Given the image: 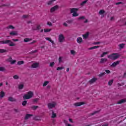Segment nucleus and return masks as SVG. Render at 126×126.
<instances>
[{"instance_id": "nucleus-1", "label": "nucleus", "mask_w": 126, "mask_h": 126, "mask_svg": "<svg viewBox=\"0 0 126 126\" xmlns=\"http://www.w3.org/2000/svg\"><path fill=\"white\" fill-rule=\"evenodd\" d=\"M0 44H9V46H10V47H13L15 46V45L10 40H5L3 41H0Z\"/></svg>"}, {"instance_id": "nucleus-2", "label": "nucleus", "mask_w": 126, "mask_h": 126, "mask_svg": "<svg viewBox=\"0 0 126 126\" xmlns=\"http://www.w3.org/2000/svg\"><path fill=\"white\" fill-rule=\"evenodd\" d=\"M33 97V92L30 91L27 94H25L23 98L24 100H27L28 99H31Z\"/></svg>"}, {"instance_id": "nucleus-3", "label": "nucleus", "mask_w": 126, "mask_h": 126, "mask_svg": "<svg viewBox=\"0 0 126 126\" xmlns=\"http://www.w3.org/2000/svg\"><path fill=\"white\" fill-rule=\"evenodd\" d=\"M108 59H110L111 60H117V59H119L120 58V55L118 53H113L110 55L108 56Z\"/></svg>"}, {"instance_id": "nucleus-4", "label": "nucleus", "mask_w": 126, "mask_h": 126, "mask_svg": "<svg viewBox=\"0 0 126 126\" xmlns=\"http://www.w3.org/2000/svg\"><path fill=\"white\" fill-rule=\"evenodd\" d=\"M70 13H73L72 16L73 17H75L76 16H78V14H77V11H78V8H72L70 9Z\"/></svg>"}, {"instance_id": "nucleus-5", "label": "nucleus", "mask_w": 126, "mask_h": 126, "mask_svg": "<svg viewBox=\"0 0 126 126\" xmlns=\"http://www.w3.org/2000/svg\"><path fill=\"white\" fill-rule=\"evenodd\" d=\"M56 106H57V102L55 101L48 104V107L49 110H52V109H53V108H55Z\"/></svg>"}, {"instance_id": "nucleus-6", "label": "nucleus", "mask_w": 126, "mask_h": 126, "mask_svg": "<svg viewBox=\"0 0 126 126\" xmlns=\"http://www.w3.org/2000/svg\"><path fill=\"white\" fill-rule=\"evenodd\" d=\"M58 40L60 43H63V42L64 41V36H63V34H60L58 36Z\"/></svg>"}, {"instance_id": "nucleus-7", "label": "nucleus", "mask_w": 126, "mask_h": 126, "mask_svg": "<svg viewBox=\"0 0 126 126\" xmlns=\"http://www.w3.org/2000/svg\"><path fill=\"white\" fill-rule=\"evenodd\" d=\"M32 29L34 31H37L38 30H40V29H41V26L40 25H38L36 26V28L35 27H33L32 28Z\"/></svg>"}, {"instance_id": "nucleus-8", "label": "nucleus", "mask_w": 126, "mask_h": 126, "mask_svg": "<svg viewBox=\"0 0 126 126\" xmlns=\"http://www.w3.org/2000/svg\"><path fill=\"white\" fill-rule=\"evenodd\" d=\"M98 79H97V78H93L92 79H91L89 82L90 84H92L93 83H94V82H96V81Z\"/></svg>"}, {"instance_id": "nucleus-9", "label": "nucleus", "mask_w": 126, "mask_h": 126, "mask_svg": "<svg viewBox=\"0 0 126 126\" xmlns=\"http://www.w3.org/2000/svg\"><path fill=\"white\" fill-rule=\"evenodd\" d=\"M58 8H59V6L56 5L51 8L50 12H54V11H55V10H57V9H58Z\"/></svg>"}, {"instance_id": "nucleus-10", "label": "nucleus", "mask_w": 126, "mask_h": 126, "mask_svg": "<svg viewBox=\"0 0 126 126\" xmlns=\"http://www.w3.org/2000/svg\"><path fill=\"white\" fill-rule=\"evenodd\" d=\"M39 67V63H33L32 65V68H37V67Z\"/></svg>"}, {"instance_id": "nucleus-11", "label": "nucleus", "mask_w": 126, "mask_h": 126, "mask_svg": "<svg viewBox=\"0 0 126 126\" xmlns=\"http://www.w3.org/2000/svg\"><path fill=\"white\" fill-rule=\"evenodd\" d=\"M120 63V61H116L115 62H114L111 65V66L112 67H115V66H117L118 64Z\"/></svg>"}, {"instance_id": "nucleus-12", "label": "nucleus", "mask_w": 126, "mask_h": 126, "mask_svg": "<svg viewBox=\"0 0 126 126\" xmlns=\"http://www.w3.org/2000/svg\"><path fill=\"white\" fill-rule=\"evenodd\" d=\"M84 104V102H76L74 103V106L75 107H79V106H82V105Z\"/></svg>"}, {"instance_id": "nucleus-13", "label": "nucleus", "mask_w": 126, "mask_h": 126, "mask_svg": "<svg viewBox=\"0 0 126 126\" xmlns=\"http://www.w3.org/2000/svg\"><path fill=\"white\" fill-rule=\"evenodd\" d=\"M107 61H108V59H107V58H102L100 60V63H106V62H107Z\"/></svg>"}, {"instance_id": "nucleus-14", "label": "nucleus", "mask_w": 126, "mask_h": 126, "mask_svg": "<svg viewBox=\"0 0 126 126\" xmlns=\"http://www.w3.org/2000/svg\"><path fill=\"white\" fill-rule=\"evenodd\" d=\"M8 101H9L10 102H15L16 101V99L15 98H14L12 97H9L8 98Z\"/></svg>"}, {"instance_id": "nucleus-15", "label": "nucleus", "mask_w": 126, "mask_h": 126, "mask_svg": "<svg viewBox=\"0 0 126 126\" xmlns=\"http://www.w3.org/2000/svg\"><path fill=\"white\" fill-rule=\"evenodd\" d=\"M82 38L79 37L77 38V42L78 44H81L82 43Z\"/></svg>"}, {"instance_id": "nucleus-16", "label": "nucleus", "mask_w": 126, "mask_h": 126, "mask_svg": "<svg viewBox=\"0 0 126 126\" xmlns=\"http://www.w3.org/2000/svg\"><path fill=\"white\" fill-rule=\"evenodd\" d=\"M123 103H126V98L121 99L118 102V104H123Z\"/></svg>"}, {"instance_id": "nucleus-17", "label": "nucleus", "mask_w": 126, "mask_h": 126, "mask_svg": "<svg viewBox=\"0 0 126 126\" xmlns=\"http://www.w3.org/2000/svg\"><path fill=\"white\" fill-rule=\"evenodd\" d=\"M32 116H33V115H32V114H26V115L25 117V120H28V119H29L31 117H32Z\"/></svg>"}, {"instance_id": "nucleus-18", "label": "nucleus", "mask_w": 126, "mask_h": 126, "mask_svg": "<svg viewBox=\"0 0 126 126\" xmlns=\"http://www.w3.org/2000/svg\"><path fill=\"white\" fill-rule=\"evenodd\" d=\"M89 36V32H87L85 34L83 35V37L84 39H87V38H88Z\"/></svg>"}, {"instance_id": "nucleus-19", "label": "nucleus", "mask_w": 126, "mask_h": 126, "mask_svg": "<svg viewBox=\"0 0 126 126\" xmlns=\"http://www.w3.org/2000/svg\"><path fill=\"white\" fill-rule=\"evenodd\" d=\"M10 35L11 36H16L17 35V32H10Z\"/></svg>"}, {"instance_id": "nucleus-20", "label": "nucleus", "mask_w": 126, "mask_h": 126, "mask_svg": "<svg viewBox=\"0 0 126 126\" xmlns=\"http://www.w3.org/2000/svg\"><path fill=\"white\" fill-rule=\"evenodd\" d=\"M31 108L32 110H33V111H35V110H37V108H39V106L37 105H34V106H31Z\"/></svg>"}, {"instance_id": "nucleus-21", "label": "nucleus", "mask_w": 126, "mask_h": 126, "mask_svg": "<svg viewBox=\"0 0 126 126\" xmlns=\"http://www.w3.org/2000/svg\"><path fill=\"white\" fill-rule=\"evenodd\" d=\"M51 112H52V116L51 118H52V119H55V118L57 117V114L55 113L53 110H52Z\"/></svg>"}, {"instance_id": "nucleus-22", "label": "nucleus", "mask_w": 126, "mask_h": 126, "mask_svg": "<svg viewBox=\"0 0 126 126\" xmlns=\"http://www.w3.org/2000/svg\"><path fill=\"white\" fill-rule=\"evenodd\" d=\"M4 95H5V94L4 93V92H3V91L0 92V98H3V97H4Z\"/></svg>"}, {"instance_id": "nucleus-23", "label": "nucleus", "mask_w": 126, "mask_h": 126, "mask_svg": "<svg viewBox=\"0 0 126 126\" xmlns=\"http://www.w3.org/2000/svg\"><path fill=\"white\" fill-rule=\"evenodd\" d=\"M24 87V85L23 84H20L18 85V88L19 90H21L23 89Z\"/></svg>"}, {"instance_id": "nucleus-24", "label": "nucleus", "mask_w": 126, "mask_h": 126, "mask_svg": "<svg viewBox=\"0 0 126 126\" xmlns=\"http://www.w3.org/2000/svg\"><path fill=\"white\" fill-rule=\"evenodd\" d=\"M46 40H47V41H49V42H50L51 43H52V44H54V41L52 40V39H51V38L50 37H46L45 38Z\"/></svg>"}, {"instance_id": "nucleus-25", "label": "nucleus", "mask_w": 126, "mask_h": 126, "mask_svg": "<svg viewBox=\"0 0 126 126\" xmlns=\"http://www.w3.org/2000/svg\"><path fill=\"white\" fill-rule=\"evenodd\" d=\"M63 57H59V63H63Z\"/></svg>"}, {"instance_id": "nucleus-26", "label": "nucleus", "mask_w": 126, "mask_h": 126, "mask_svg": "<svg viewBox=\"0 0 126 126\" xmlns=\"http://www.w3.org/2000/svg\"><path fill=\"white\" fill-rule=\"evenodd\" d=\"M24 64V61H18L17 62V64H18L19 65H21V64Z\"/></svg>"}, {"instance_id": "nucleus-27", "label": "nucleus", "mask_w": 126, "mask_h": 126, "mask_svg": "<svg viewBox=\"0 0 126 126\" xmlns=\"http://www.w3.org/2000/svg\"><path fill=\"white\" fill-rule=\"evenodd\" d=\"M30 41H31V39L29 38H26L24 39V42H25V43H27V42H30Z\"/></svg>"}, {"instance_id": "nucleus-28", "label": "nucleus", "mask_w": 126, "mask_h": 126, "mask_svg": "<svg viewBox=\"0 0 126 126\" xmlns=\"http://www.w3.org/2000/svg\"><path fill=\"white\" fill-rule=\"evenodd\" d=\"M98 48H99V46H95L90 48L89 50H94V49H97Z\"/></svg>"}, {"instance_id": "nucleus-29", "label": "nucleus", "mask_w": 126, "mask_h": 126, "mask_svg": "<svg viewBox=\"0 0 126 126\" xmlns=\"http://www.w3.org/2000/svg\"><path fill=\"white\" fill-rule=\"evenodd\" d=\"M49 82L48 81H46L44 82V83H43V87H46V86H47L48 84H49Z\"/></svg>"}, {"instance_id": "nucleus-30", "label": "nucleus", "mask_w": 126, "mask_h": 126, "mask_svg": "<svg viewBox=\"0 0 126 126\" xmlns=\"http://www.w3.org/2000/svg\"><path fill=\"white\" fill-rule=\"evenodd\" d=\"M113 83H114V80H110L108 82V85H109V86H111V85H112V84H113Z\"/></svg>"}, {"instance_id": "nucleus-31", "label": "nucleus", "mask_w": 126, "mask_h": 126, "mask_svg": "<svg viewBox=\"0 0 126 126\" xmlns=\"http://www.w3.org/2000/svg\"><path fill=\"white\" fill-rule=\"evenodd\" d=\"M108 52H105L102 53V54L100 56V58H104L105 57V55H107Z\"/></svg>"}, {"instance_id": "nucleus-32", "label": "nucleus", "mask_w": 126, "mask_h": 126, "mask_svg": "<svg viewBox=\"0 0 126 126\" xmlns=\"http://www.w3.org/2000/svg\"><path fill=\"white\" fill-rule=\"evenodd\" d=\"M44 31L45 33H48L49 32H50V31H52V29H44Z\"/></svg>"}, {"instance_id": "nucleus-33", "label": "nucleus", "mask_w": 126, "mask_h": 126, "mask_svg": "<svg viewBox=\"0 0 126 126\" xmlns=\"http://www.w3.org/2000/svg\"><path fill=\"white\" fill-rule=\"evenodd\" d=\"M27 104V101L26 100H24L22 102V106H26V104Z\"/></svg>"}, {"instance_id": "nucleus-34", "label": "nucleus", "mask_w": 126, "mask_h": 126, "mask_svg": "<svg viewBox=\"0 0 126 126\" xmlns=\"http://www.w3.org/2000/svg\"><path fill=\"white\" fill-rule=\"evenodd\" d=\"M105 74H106L105 72H102L100 74L98 75V76L99 77H102V76H104V75H105Z\"/></svg>"}, {"instance_id": "nucleus-35", "label": "nucleus", "mask_w": 126, "mask_h": 126, "mask_svg": "<svg viewBox=\"0 0 126 126\" xmlns=\"http://www.w3.org/2000/svg\"><path fill=\"white\" fill-rule=\"evenodd\" d=\"M64 67L61 66V67H58L57 68V70H62V69H64Z\"/></svg>"}, {"instance_id": "nucleus-36", "label": "nucleus", "mask_w": 126, "mask_h": 126, "mask_svg": "<svg viewBox=\"0 0 126 126\" xmlns=\"http://www.w3.org/2000/svg\"><path fill=\"white\" fill-rule=\"evenodd\" d=\"M66 23H68V24H71V23H72L73 22V20H69L67 21Z\"/></svg>"}, {"instance_id": "nucleus-37", "label": "nucleus", "mask_w": 126, "mask_h": 126, "mask_svg": "<svg viewBox=\"0 0 126 126\" xmlns=\"http://www.w3.org/2000/svg\"><path fill=\"white\" fill-rule=\"evenodd\" d=\"M7 29H14V27H13L12 25H10L7 27Z\"/></svg>"}, {"instance_id": "nucleus-38", "label": "nucleus", "mask_w": 126, "mask_h": 126, "mask_svg": "<svg viewBox=\"0 0 126 126\" xmlns=\"http://www.w3.org/2000/svg\"><path fill=\"white\" fill-rule=\"evenodd\" d=\"M5 52H6V50H5V49H0V53L1 54H2L3 53H5Z\"/></svg>"}, {"instance_id": "nucleus-39", "label": "nucleus", "mask_w": 126, "mask_h": 126, "mask_svg": "<svg viewBox=\"0 0 126 126\" xmlns=\"http://www.w3.org/2000/svg\"><path fill=\"white\" fill-rule=\"evenodd\" d=\"M13 78H14V79H18V78H19V76H18V75H14L13 76Z\"/></svg>"}, {"instance_id": "nucleus-40", "label": "nucleus", "mask_w": 126, "mask_h": 126, "mask_svg": "<svg viewBox=\"0 0 126 126\" xmlns=\"http://www.w3.org/2000/svg\"><path fill=\"white\" fill-rule=\"evenodd\" d=\"M103 13H105V11H104V10H100L99 11V14L102 15L103 14Z\"/></svg>"}, {"instance_id": "nucleus-41", "label": "nucleus", "mask_w": 126, "mask_h": 126, "mask_svg": "<svg viewBox=\"0 0 126 126\" xmlns=\"http://www.w3.org/2000/svg\"><path fill=\"white\" fill-rule=\"evenodd\" d=\"M12 61V58L11 57H10L8 59H7V62H9V63H10Z\"/></svg>"}, {"instance_id": "nucleus-42", "label": "nucleus", "mask_w": 126, "mask_h": 126, "mask_svg": "<svg viewBox=\"0 0 126 126\" xmlns=\"http://www.w3.org/2000/svg\"><path fill=\"white\" fill-rule=\"evenodd\" d=\"M86 2H87V0L83 1L81 3V5H84V4L86 3Z\"/></svg>"}, {"instance_id": "nucleus-43", "label": "nucleus", "mask_w": 126, "mask_h": 126, "mask_svg": "<svg viewBox=\"0 0 126 126\" xmlns=\"http://www.w3.org/2000/svg\"><path fill=\"white\" fill-rule=\"evenodd\" d=\"M55 0H51L50 1H49L48 2V4L49 5H50V4H52L53 3V1H55Z\"/></svg>"}, {"instance_id": "nucleus-44", "label": "nucleus", "mask_w": 126, "mask_h": 126, "mask_svg": "<svg viewBox=\"0 0 126 126\" xmlns=\"http://www.w3.org/2000/svg\"><path fill=\"white\" fill-rule=\"evenodd\" d=\"M97 113H99V111H94L93 113H91V115L94 116V115H95V114H97Z\"/></svg>"}, {"instance_id": "nucleus-45", "label": "nucleus", "mask_w": 126, "mask_h": 126, "mask_svg": "<svg viewBox=\"0 0 126 126\" xmlns=\"http://www.w3.org/2000/svg\"><path fill=\"white\" fill-rule=\"evenodd\" d=\"M16 63V60H12L10 62L11 64H14V63Z\"/></svg>"}, {"instance_id": "nucleus-46", "label": "nucleus", "mask_w": 126, "mask_h": 126, "mask_svg": "<svg viewBox=\"0 0 126 126\" xmlns=\"http://www.w3.org/2000/svg\"><path fill=\"white\" fill-rule=\"evenodd\" d=\"M70 53H71V54L73 55V56L75 55V51L74 50H71Z\"/></svg>"}, {"instance_id": "nucleus-47", "label": "nucleus", "mask_w": 126, "mask_h": 126, "mask_svg": "<svg viewBox=\"0 0 126 126\" xmlns=\"http://www.w3.org/2000/svg\"><path fill=\"white\" fill-rule=\"evenodd\" d=\"M5 69L3 67H0V71H4Z\"/></svg>"}, {"instance_id": "nucleus-48", "label": "nucleus", "mask_w": 126, "mask_h": 126, "mask_svg": "<svg viewBox=\"0 0 126 126\" xmlns=\"http://www.w3.org/2000/svg\"><path fill=\"white\" fill-rule=\"evenodd\" d=\"M54 65H55V62H52L50 63V66H51V67H53Z\"/></svg>"}, {"instance_id": "nucleus-49", "label": "nucleus", "mask_w": 126, "mask_h": 126, "mask_svg": "<svg viewBox=\"0 0 126 126\" xmlns=\"http://www.w3.org/2000/svg\"><path fill=\"white\" fill-rule=\"evenodd\" d=\"M125 46V44H121L119 45V47L120 48H121V49H123V48H124Z\"/></svg>"}, {"instance_id": "nucleus-50", "label": "nucleus", "mask_w": 126, "mask_h": 126, "mask_svg": "<svg viewBox=\"0 0 126 126\" xmlns=\"http://www.w3.org/2000/svg\"><path fill=\"white\" fill-rule=\"evenodd\" d=\"M47 25H48L49 26H53V24H52V23H51L50 22H47Z\"/></svg>"}, {"instance_id": "nucleus-51", "label": "nucleus", "mask_w": 126, "mask_h": 126, "mask_svg": "<svg viewBox=\"0 0 126 126\" xmlns=\"http://www.w3.org/2000/svg\"><path fill=\"white\" fill-rule=\"evenodd\" d=\"M105 72L107 73V74L111 73V71H110V70H105Z\"/></svg>"}, {"instance_id": "nucleus-52", "label": "nucleus", "mask_w": 126, "mask_h": 126, "mask_svg": "<svg viewBox=\"0 0 126 126\" xmlns=\"http://www.w3.org/2000/svg\"><path fill=\"white\" fill-rule=\"evenodd\" d=\"M38 100H39V99L38 98H35L33 100V102H34V103H36V102H38Z\"/></svg>"}, {"instance_id": "nucleus-53", "label": "nucleus", "mask_w": 126, "mask_h": 126, "mask_svg": "<svg viewBox=\"0 0 126 126\" xmlns=\"http://www.w3.org/2000/svg\"><path fill=\"white\" fill-rule=\"evenodd\" d=\"M84 18H85V17L84 16H81V17H80L78 18V19L79 20L80 19H84Z\"/></svg>"}, {"instance_id": "nucleus-54", "label": "nucleus", "mask_w": 126, "mask_h": 126, "mask_svg": "<svg viewBox=\"0 0 126 126\" xmlns=\"http://www.w3.org/2000/svg\"><path fill=\"white\" fill-rule=\"evenodd\" d=\"M28 17V15H23V18H27Z\"/></svg>"}, {"instance_id": "nucleus-55", "label": "nucleus", "mask_w": 126, "mask_h": 126, "mask_svg": "<svg viewBox=\"0 0 126 126\" xmlns=\"http://www.w3.org/2000/svg\"><path fill=\"white\" fill-rule=\"evenodd\" d=\"M37 52H38V50H34V51H32V54H34V53H37Z\"/></svg>"}, {"instance_id": "nucleus-56", "label": "nucleus", "mask_w": 126, "mask_h": 126, "mask_svg": "<svg viewBox=\"0 0 126 126\" xmlns=\"http://www.w3.org/2000/svg\"><path fill=\"white\" fill-rule=\"evenodd\" d=\"M63 25L64 26H65V27H67V24L66 23H64L63 24Z\"/></svg>"}, {"instance_id": "nucleus-57", "label": "nucleus", "mask_w": 126, "mask_h": 126, "mask_svg": "<svg viewBox=\"0 0 126 126\" xmlns=\"http://www.w3.org/2000/svg\"><path fill=\"white\" fill-rule=\"evenodd\" d=\"M12 41H14V42H18V39H13Z\"/></svg>"}, {"instance_id": "nucleus-58", "label": "nucleus", "mask_w": 126, "mask_h": 126, "mask_svg": "<svg viewBox=\"0 0 126 126\" xmlns=\"http://www.w3.org/2000/svg\"><path fill=\"white\" fill-rule=\"evenodd\" d=\"M14 111L15 113H18V109H14Z\"/></svg>"}, {"instance_id": "nucleus-59", "label": "nucleus", "mask_w": 126, "mask_h": 126, "mask_svg": "<svg viewBox=\"0 0 126 126\" xmlns=\"http://www.w3.org/2000/svg\"><path fill=\"white\" fill-rule=\"evenodd\" d=\"M34 43H36V41L35 40H33L32 42H31L30 44H34Z\"/></svg>"}, {"instance_id": "nucleus-60", "label": "nucleus", "mask_w": 126, "mask_h": 126, "mask_svg": "<svg viewBox=\"0 0 126 126\" xmlns=\"http://www.w3.org/2000/svg\"><path fill=\"white\" fill-rule=\"evenodd\" d=\"M69 121L70 122V123H72V119H69Z\"/></svg>"}, {"instance_id": "nucleus-61", "label": "nucleus", "mask_w": 126, "mask_h": 126, "mask_svg": "<svg viewBox=\"0 0 126 126\" xmlns=\"http://www.w3.org/2000/svg\"><path fill=\"white\" fill-rule=\"evenodd\" d=\"M95 45H99V44H100V42H95Z\"/></svg>"}, {"instance_id": "nucleus-62", "label": "nucleus", "mask_w": 126, "mask_h": 126, "mask_svg": "<svg viewBox=\"0 0 126 126\" xmlns=\"http://www.w3.org/2000/svg\"><path fill=\"white\" fill-rule=\"evenodd\" d=\"M109 125L108 124H104L102 126H108Z\"/></svg>"}, {"instance_id": "nucleus-63", "label": "nucleus", "mask_w": 126, "mask_h": 126, "mask_svg": "<svg viewBox=\"0 0 126 126\" xmlns=\"http://www.w3.org/2000/svg\"><path fill=\"white\" fill-rule=\"evenodd\" d=\"M126 72H125L124 74V76H123V77H126Z\"/></svg>"}, {"instance_id": "nucleus-64", "label": "nucleus", "mask_w": 126, "mask_h": 126, "mask_svg": "<svg viewBox=\"0 0 126 126\" xmlns=\"http://www.w3.org/2000/svg\"><path fill=\"white\" fill-rule=\"evenodd\" d=\"M66 126H71V125L68 124H67V125H66Z\"/></svg>"}]
</instances>
